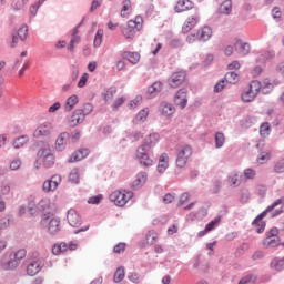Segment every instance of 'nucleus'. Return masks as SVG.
I'll list each match as a JSON object with an SVG mask.
<instances>
[{
  "label": "nucleus",
  "instance_id": "1",
  "mask_svg": "<svg viewBox=\"0 0 284 284\" xmlns=\"http://www.w3.org/2000/svg\"><path fill=\"white\" fill-rule=\"evenodd\" d=\"M275 210L273 216H278V214H283L284 212V197L276 200L272 205L267 206L264 212L256 216L253 221L252 225L255 227L257 234H263L265 232V222L263 219L267 216V212H272Z\"/></svg>",
  "mask_w": 284,
  "mask_h": 284
},
{
  "label": "nucleus",
  "instance_id": "2",
  "mask_svg": "<svg viewBox=\"0 0 284 284\" xmlns=\"http://www.w3.org/2000/svg\"><path fill=\"white\" fill-rule=\"evenodd\" d=\"M141 30H143V18L136 16L133 20H129L126 26L121 28V33L126 41H134L136 32H141Z\"/></svg>",
  "mask_w": 284,
  "mask_h": 284
},
{
  "label": "nucleus",
  "instance_id": "3",
  "mask_svg": "<svg viewBox=\"0 0 284 284\" xmlns=\"http://www.w3.org/2000/svg\"><path fill=\"white\" fill-rule=\"evenodd\" d=\"M134 193L128 190H115L110 195L109 199L118 207H125L128 202L133 199Z\"/></svg>",
  "mask_w": 284,
  "mask_h": 284
},
{
  "label": "nucleus",
  "instance_id": "4",
  "mask_svg": "<svg viewBox=\"0 0 284 284\" xmlns=\"http://www.w3.org/2000/svg\"><path fill=\"white\" fill-rule=\"evenodd\" d=\"M261 81L253 80L242 92L241 99L244 103H252L261 92Z\"/></svg>",
  "mask_w": 284,
  "mask_h": 284
},
{
  "label": "nucleus",
  "instance_id": "5",
  "mask_svg": "<svg viewBox=\"0 0 284 284\" xmlns=\"http://www.w3.org/2000/svg\"><path fill=\"white\" fill-rule=\"evenodd\" d=\"M193 153H194V150L192 149V145L185 144L180 146L176 151V160H175L176 168H180V169L185 168V165H187V161H190Z\"/></svg>",
  "mask_w": 284,
  "mask_h": 284
},
{
  "label": "nucleus",
  "instance_id": "6",
  "mask_svg": "<svg viewBox=\"0 0 284 284\" xmlns=\"http://www.w3.org/2000/svg\"><path fill=\"white\" fill-rule=\"evenodd\" d=\"M28 254V252L26 251V248H20L14 253L10 254V260L7 263L2 264V270L4 271H10V270H17L21 263V261H23V258H26V255Z\"/></svg>",
  "mask_w": 284,
  "mask_h": 284
},
{
  "label": "nucleus",
  "instance_id": "7",
  "mask_svg": "<svg viewBox=\"0 0 284 284\" xmlns=\"http://www.w3.org/2000/svg\"><path fill=\"white\" fill-rule=\"evenodd\" d=\"M41 225H48V231L50 234L61 232V220L59 217H54V215L50 213H44L42 215Z\"/></svg>",
  "mask_w": 284,
  "mask_h": 284
},
{
  "label": "nucleus",
  "instance_id": "8",
  "mask_svg": "<svg viewBox=\"0 0 284 284\" xmlns=\"http://www.w3.org/2000/svg\"><path fill=\"white\" fill-rule=\"evenodd\" d=\"M38 158L44 165V168H52L54 165V153H52V150L50 148H42L38 151Z\"/></svg>",
  "mask_w": 284,
  "mask_h": 284
},
{
  "label": "nucleus",
  "instance_id": "9",
  "mask_svg": "<svg viewBox=\"0 0 284 284\" xmlns=\"http://www.w3.org/2000/svg\"><path fill=\"white\" fill-rule=\"evenodd\" d=\"M186 77L185 71L173 72L168 79V85L170 88H181L185 83Z\"/></svg>",
  "mask_w": 284,
  "mask_h": 284
},
{
  "label": "nucleus",
  "instance_id": "10",
  "mask_svg": "<svg viewBox=\"0 0 284 284\" xmlns=\"http://www.w3.org/2000/svg\"><path fill=\"white\" fill-rule=\"evenodd\" d=\"M45 264L43 263V258L36 257L29 262L27 265V274L28 276H37L41 270H43V266Z\"/></svg>",
  "mask_w": 284,
  "mask_h": 284
},
{
  "label": "nucleus",
  "instance_id": "11",
  "mask_svg": "<svg viewBox=\"0 0 284 284\" xmlns=\"http://www.w3.org/2000/svg\"><path fill=\"white\" fill-rule=\"evenodd\" d=\"M148 152L150 151L148 149H144L143 146H139L136 150V159H139L141 165H144V168H151V165H153L154 163Z\"/></svg>",
  "mask_w": 284,
  "mask_h": 284
},
{
  "label": "nucleus",
  "instance_id": "12",
  "mask_svg": "<svg viewBox=\"0 0 284 284\" xmlns=\"http://www.w3.org/2000/svg\"><path fill=\"white\" fill-rule=\"evenodd\" d=\"M199 21H201V18L199 17L197 13L189 17L182 26V32L184 34H187L191 30H194V28L199 26Z\"/></svg>",
  "mask_w": 284,
  "mask_h": 284
},
{
  "label": "nucleus",
  "instance_id": "13",
  "mask_svg": "<svg viewBox=\"0 0 284 284\" xmlns=\"http://www.w3.org/2000/svg\"><path fill=\"white\" fill-rule=\"evenodd\" d=\"M174 103L179 105L181 110H184L187 105V89H180L174 95Z\"/></svg>",
  "mask_w": 284,
  "mask_h": 284
},
{
  "label": "nucleus",
  "instance_id": "14",
  "mask_svg": "<svg viewBox=\"0 0 284 284\" xmlns=\"http://www.w3.org/2000/svg\"><path fill=\"white\" fill-rule=\"evenodd\" d=\"M61 184V175H53L50 180L45 181L42 185L44 192H54Z\"/></svg>",
  "mask_w": 284,
  "mask_h": 284
},
{
  "label": "nucleus",
  "instance_id": "15",
  "mask_svg": "<svg viewBox=\"0 0 284 284\" xmlns=\"http://www.w3.org/2000/svg\"><path fill=\"white\" fill-rule=\"evenodd\" d=\"M83 121H85L83 111H81V109H77L68 120V125L70 128H77V125H80V123H83Z\"/></svg>",
  "mask_w": 284,
  "mask_h": 284
},
{
  "label": "nucleus",
  "instance_id": "16",
  "mask_svg": "<svg viewBox=\"0 0 284 284\" xmlns=\"http://www.w3.org/2000/svg\"><path fill=\"white\" fill-rule=\"evenodd\" d=\"M52 134V124L42 123L33 132L36 139H41V136H50Z\"/></svg>",
  "mask_w": 284,
  "mask_h": 284
},
{
  "label": "nucleus",
  "instance_id": "17",
  "mask_svg": "<svg viewBox=\"0 0 284 284\" xmlns=\"http://www.w3.org/2000/svg\"><path fill=\"white\" fill-rule=\"evenodd\" d=\"M160 140H161V135H159V133H151L145 136L143 144L140 145V148H143L144 150L150 151L152 150V148L156 145V143H159Z\"/></svg>",
  "mask_w": 284,
  "mask_h": 284
},
{
  "label": "nucleus",
  "instance_id": "18",
  "mask_svg": "<svg viewBox=\"0 0 284 284\" xmlns=\"http://www.w3.org/2000/svg\"><path fill=\"white\" fill-rule=\"evenodd\" d=\"M67 220L71 227H79V225H81V216L79 215V212H77V210L74 209L68 211Z\"/></svg>",
  "mask_w": 284,
  "mask_h": 284
},
{
  "label": "nucleus",
  "instance_id": "19",
  "mask_svg": "<svg viewBox=\"0 0 284 284\" xmlns=\"http://www.w3.org/2000/svg\"><path fill=\"white\" fill-rule=\"evenodd\" d=\"M148 183V173L140 172L136 174L135 180L131 183L132 190H141Z\"/></svg>",
  "mask_w": 284,
  "mask_h": 284
},
{
  "label": "nucleus",
  "instance_id": "20",
  "mask_svg": "<svg viewBox=\"0 0 284 284\" xmlns=\"http://www.w3.org/2000/svg\"><path fill=\"white\" fill-rule=\"evenodd\" d=\"M192 8H194V2L191 0H178L174 10L175 12L181 13L187 12V10H192Z\"/></svg>",
  "mask_w": 284,
  "mask_h": 284
},
{
  "label": "nucleus",
  "instance_id": "21",
  "mask_svg": "<svg viewBox=\"0 0 284 284\" xmlns=\"http://www.w3.org/2000/svg\"><path fill=\"white\" fill-rule=\"evenodd\" d=\"M234 48L241 57H247L250 54V45L243 42L241 39H236L234 43Z\"/></svg>",
  "mask_w": 284,
  "mask_h": 284
},
{
  "label": "nucleus",
  "instance_id": "22",
  "mask_svg": "<svg viewBox=\"0 0 284 284\" xmlns=\"http://www.w3.org/2000/svg\"><path fill=\"white\" fill-rule=\"evenodd\" d=\"M68 139H70V133L68 132H63L58 136L55 141V150H58V152H63V150H65Z\"/></svg>",
  "mask_w": 284,
  "mask_h": 284
},
{
  "label": "nucleus",
  "instance_id": "23",
  "mask_svg": "<svg viewBox=\"0 0 284 284\" xmlns=\"http://www.w3.org/2000/svg\"><path fill=\"white\" fill-rule=\"evenodd\" d=\"M199 41H210L212 39V28L204 26L197 30Z\"/></svg>",
  "mask_w": 284,
  "mask_h": 284
},
{
  "label": "nucleus",
  "instance_id": "24",
  "mask_svg": "<svg viewBox=\"0 0 284 284\" xmlns=\"http://www.w3.org/2000/svg\"><path fill=\"white\" fill-rule=\"evenodd\" d=\"M169 166H170V156H168L166 153L161 154L158 163V172H160V174H163V172H165V170H168Z\"/></svg>",
  "mask_w": 284,
  "mask_h": 284
},
{
  "label": "nucleus",
  "instance_id": "25",
  "mask_svg": "<svg viewBox=\"0 0 284 284\" xmlns=\"http://www.w3.org/2000/svg\"><path fill=\"white\" fill-rule=\"evenodd\" d=\"M122 58L126 59V61L132 63V65H136V63H139V61H141V53L124 51V52H122Z\"/></svg>",
  "mask_w": 284,
  "mask_h": 284
},
{
  "label": "nucleus",
  "instance_id": "26",
  "mask_svg": "<svg viewBox=\"0 0 284 284\" xmlns=\"http://www.w3.org/2000/svg\"><path fill=\"white\" fill-rule=\"evenodd\" d=\"M161 90H163V83L159 81L154 82L151 87H149L146 95L149 97V99H154V97H156L159 92H161Z\"/></svg>",
  "mask_w": 284,
  "mask_h": 284
},
{
  "label": "nucleus",
  "instance_id": "27",
  "mask_svg": "<svg viewBox=\"0 0 284 284\" xmlns=\"http://www.w3.org/2000/svg\"><path fill=\"white\" fill-rule=\"evenodd\" d=\"M88 154H90V151L88 149L78 150L71 155L70 163H74L77 161H83V159H85Z\"/></svg>",
  "mask_w": 284,
  "mask_h": 284
},
{
  "label": "nucleus",
  "instance_id": "28",
  "mask_svg": "<svg viewBox=\"0 0 284 284\" xmlns=\"http://www.w3.org/2000/svg\"><path fill=\"white\" fill-rule=\"evenodd\" d=\"M77 103H79V95L73 94V95L69 97L67 99V102L64 105L65 112H72V110H74V105H77Z\"/></svg>",
  "mask_w": 284,
  "mask_h": 284
},
{
  "label": "nucleus",
  "instance_id": "29",
  "mask_svg": "<svg viewBox=\"0 0 284 284\" xmlns=\"http://www.w3.org/2000/svg\"><path fill=\"white\" fill-rule=\"evenodd\" d=\"M174 112H176V109H174V105L168 102L161 103V114H163V116H172Z\"/></svg>",
  "mask_w": 284,
  "mask_h": 284
},
{
  "label": "nucleus",
  "instance_id": "30",
  "mask_svg": "<svg viewBox=\"0 0 284 284\" xmlns=\"http://www.w3.org/2000/svg\"><path fill=\"white\" fill-rule=\"evenodd\" d=\"M64 252H68V243L65 242L52 246V254H54V256H60V254H64Z\"/></svg>",
  "mask_w": 284,
  "mask_h": 284
},
{
  "label": "nucleus",
  "instance_id": "31",
  "mask_svg": "<svg viewBox=\"0 0 284 284\" xmlns=\"http://www.w3.org/2000/svg\"><path fill=\"white\" fill-rule=\"evenodd\" d=\"M281 243V240L278 239V236H266V239L263 242L264 247H278Z\"/></svg>",
  "mask_w": 284,
  "mask_h": 284
},
{
  "label": "nucleus",
  "instance_id": "32",
  "mask_svg": "<svg viewBox=\"0 0 284 284\" xmlns=\"http://www.w3.org/2000/svg\"><path fill=\"white\" fill-rule=\"evenodd\" d=\"M80 42H81V37H79V30L74 29L70 44L68 45V50L70 51L74 50V45H77Z\"/></svg>",
  "mask_w": 284,
  "mask_h": 284
},
{
  "label": "nucleus",
  "instance_id": "33",
  "mask_svg": "<svg viewBox=\"0 0 284 284\" xmlns=\"http://www.w3.org/2000/svg\"><path fill=\"white\" fill-rule=\"evenodd\" d=\"M261 90L263 94H270V92L274 90V84L272 83V81H270V79H264L263 84H261Z\"/></svg>",
  "mask_w": 284,
  "mask_h": 284
},
{
  "label": "nucleus",
  "instance_id": "34",
  "mask_svg": "<svg viewBox=\"0 0 284 284\" xmlns=\"http://www.w3.org/2000/svg\"><path fill=\"white\" fill-rule=\"evenodd\" d=\"M150 114V111L148 109L141 110L134 119L135 123H144V121H148V115Z\"/></svg>",
  "mask_w": 284,
  "mask_h": 284
},
{
  "label": "nucleus",
  "instance_id": "35",
  "mask_svg": "<svg viewBox=\"0 0 284 284\" xmlns=\"http://www.w3.org/2000/svg\"><path fill=\"white\" fill-rule=\"evenodd\" d=\"M125 278V268L123 266H120L116 268L113 281L114 283H121Z\"/></svg>",
  "mask_w": 284,
  "mask_h": 284
},
{
  "label": "nucleus",
  "instance_id": "36",
  "mask_svg": "<svg viewBox=\"0 0 284 284\" xmlns=\"http://www.w3.org/2000/svg\"><path fill=\"white\" fill-rule=\"evenodd\" d=\"M28 141H30V139L28 138V135H22L20 138H17L13 141V148H16L17 150L19 148H23V145H26V143H28Z\"/></svg>",
  "mask_w": 284,
  "mask_h": 284
},
{
  "label": "nucleus",
  "instance_id": "37",
  "mask_svg": "<svg viewBox=\"0 0 284 284\" xmlns=\"http://www.w3.org/2000/svg\"><path fill=\"white\" fill-rule=\"evenodd\" d=\"M220 12L222 14H230L232 12V0L224 1L220 7Z\"/></svg>",
  "mask_w": 284,
  "mask_h": 284
},
{
  "label": "nucleus",
  "instance_id": "38",
  "mask_svg": "<svg viewBox=\"0 0 284 284\" xmlns=\"http://www.w3.org/2000/svg\"><path fill=\"white\" fill-rule=\"evenodd\" d=\"M226 83H239V73L232 71L227 72L224 77Z\"/></svg>",
  "mask_w": 284,
  "mask_h": 284
},
{
  "label": "nucleus",
  "instance_id": "39",
  "mask_svg": "<svg viewBox=\"0 0 284 284\" xmlns=\"http://www.w3.org/2000/svg\"><path fill=\"white\" fill-rule=\"evenodd\" d=\"M101 43H103V30L99 29L93 40L94 48H101Z\"/></svg>",
  "mask_w": 284,
  "mask_h": 284
},
{
  "label": "nucleus",
  "instance_id": "40",
  "mask_svg": "<svg viewBox=\"0 0 284 284\" xmlns=\"http://www.w3.org/2000/svg\"><path fill=\"white\" fill-rule=\"evenodd\" d=\"M132 10V2H130V0H124L123 1V7L121 10V17H128L130 14L129 11Z\"/></svg>",
  "mask_w": 284,
  "mask_h": 284
},
{
  "label": "nucleus",
  "instance_id": "41",
  "mask_svg": "<svg viewBox=\"0 0 284 284\" xmlns=\"http://www.w3.org/2000/svg\"><path fill=\"white\" fill-rule=\"evenodd\" d=\"M271 267H273V270H276V272H283L284 270V260H273L271 262Z\"/></svg>",
  "mask_w": 284,
  "mask_h": 284
},
{
  "label": "nucleus",
  "instance_id": "42",
  "mask_svg": "<svg viewBox=\"0 0 284 284\" xmlns=\"http://www.w3.org/2000/svg\"><path fill=\"white\" fill-rule=\"evenodd\" d=\"M225 145V134L217 132L215 133V148H223Z\"/></svg>",
  "mask_w": 284,
  "mask_h": 284
},
{
  "label": "nucleus",
  "instance_id": "43",
  "mask_svg": "<svg viewBox=\"0 0 284 284\" xmlns=\"http://www.w3.org/2000/svg\"><path fill=\"white\" fill-rule=\"evenodd\" d=\"M69 181L71 183H74L75 185L79 184L80 175H79V169H73L69 174Z\"/></svg>",
  "mask_w": 284,
  "mask_h": 284
},
{
  "label": "nucleus",
  "instance_id": "44",
  "mask_svg": "<svg viewBox=\"0 0 284 284\" xmlns=\"http://www.w3.org/2000/svg\"><path fill=\"white\" fill-rule=\"evenodd\" d=\"M17 37H19L20 41H26L28 39V26L23 24L17 32Z\"/></svg>",
  "mask_w": 284,
  "mask_h": 284
},
{
  "label": "nucleus",
  "instance_id": "45",
  "mask_svg": "<svg viewBox=\"0 0 284 284\" xmlns=\"http://www.w3.org/2000/svg\"><path fill=\"white\" fill-rule=\"evenodd\" d=\"M270 132H272L270 123L265 122L260 126L261 136H270Z\"/></svg>",
  "mask_w": 284,
  "mask_h": 284
},
{
  "label": "nucleus",
  "instance_id": "46",
  "mask_svg": "<svg viewBox=\"0 0 284 284\" xmlns=\"http://www.w3.org/2000/svg\"><path fill=\"white\" fill-rule=\"evenodd\" d=\"M116 94V88H110L109 90H106L105 94H104V101L106 103H111L112 99H114V95Z\"/></svg>",
  "mask_w": 284,
  "mask_h": 284
},
{
  "label": "nucleus",
  "instance_id": "47",
  "mask_svg": "<svg viewBox=\"0 0 284 284\" xmlns=\"http://www.w3.org/2000/svg\"><path fill=\"white\" fill-rule=\"evenodd\" d=\"M159 240V234L149 231L146 234V243H149V245H154V243H156V241Z\"/></svg>",
  "mask_w": 284,
  "mask_h": 284
},
{
  "label": "nucleus",
  "instance_id": "48",
  "mask_svg": "<svg viewBox=\"0 0 284 284\" xmlns=\"http://www.w3.org/2000/svg\"><path fill=\"white\" fill-rule=\"evenodd\" d=\"M229 181L232 185L239 186L241 185V180L239 179V172L234 171L230 176Z\"/></svg>",
  "mask_w": 284,
  "mask_h": 284
},
{
  "label": "nucleus",
  "instance_id": "49",
  "mask_svg": "<svg viewBox=\"0 0 284 284\" xmlns=\"http://www.w3.org/2000/svg\"><path fill=\"white\" fill-rule=\"evenodd\" d=\"M219 223H221V216L215 217L205 226L206 232H212L214 227L219 226Z\"/></svg>",
  "mask_w": 284,
  "mask_h": 284
},
{
  "label": "nucleus",
  "instance_id": "50",
  "mask_svg": "<svg viewBox=\"0 0 284 284\" xmlns=\"http://www.w3.org/2000/svg\"><path fill=\"white\" fill-rule=\"evenodd\" d=\"M0 194L1 196H8V194H10V184H8V182L0 184Z\"/></svg>",
  "mask_w": 284,
  "mask_h": 284
},
{
  "label": "nucleus",
  "instance_id": "51",
  "mask_svg": "<svg viewBox=\"0 0 284 284\" xmlns=\"http://www.w3.org/2000/svg\"><path fill=\"white\" fill-rule=\"evenodd\" d=\"M255 283H256V276L254 275H246L239 282V284H255Z\"/></svg>",
  "mask_w": 284,
  "mask_h": 284
},
{
  "label": "nucleus",
  "instance_id": "52",
  "mask_svg": "<svg viewBox=\"0 0 284 284\" xmlns=\"http://www.w3.org/2000/svg\"><path fill=\"white\" fill-rule=\"evenodd\" d=\"M268 161H270V153L267 152H262L257 156V163H260L261 165H263V163H267Z\"/></svg>",
  "mask_w": 284,
  "mask_h": 284
},
{
  "label": "nucleus",
  "instance_id": "53",
  "mask_svg": "<svg viewBox=\"0 0 284 284\" xmlns=\"http://www.w3.org/2000/svg\"><path fill=\"white\" fill-rule=\"evenodd\" d=\"M80 110L84 114V119H85V116H88V114H92L94 106H92V104H90V103H87Z\"/></svg>",
  "mask_w": 284,
  "mask_h": 284
},
{
  "label": "nucleus",
  "instance_id": "54",
  "mask_svg": "<svg viewBox=\"0 0 284 284\" xmlns=\"http://www.w3.org/2000/svg\"><path fill=\"white\" fill-rule=\"evenodd\" d=\"M274 170H275V172H277V174H283V172H284V158L275 163Z\"/></svg>",
  "mask_w": 284,
  "mask_h": 284
},
{
  "label": "nucleus",
  "instance_id": "55",
  "mask_svg": "<svg viewBox=\"0 0 284 284\" xmlns=\"http://www.w3.org/2000/svg\"><path fill=\"white\" fill-rule=\"evenodd\" d=\"M88 79H90V74L84 73V74L80 78V80H79V82H78V88H85V83H88Z\"/></svg>",
  "mask_w": 284,
  "mask_h": 284
},
{
  "label": "nucleus",
  "instance_id": "56",
  "mask_svg": "<svg viewBox=\"0 0 284 284\" xmlns=\"http://www.w3.org/2000/svg\"><path fill=\"white\" fill-rule=\"evenodd\" d=\"M244 176H245V179H255L256 171L254 169H246V170H244Z\"/></svg>",
  "mask_w": 284,
  "mask_h": 284
},
{
  "label": "nucleus",
  "instance_id": "57",
  "mask_svg": "<svg viewBox=\"0 0 284 284\" xmlns=\"http://www.w3.org/2000/svg\"><path fill=\"white\" fill-rule=\"evenodd\" d=\"M124 103H125L124 97L118 98L113 103V110L120 109Z\"/></svg>",
  "mask_w": 284,
  "mask_h": 284
},
{
  "label": "nucleus",
  "instance_id": "58",
  "mask_svg": "<svg viewBox=\"0 0 284 284\" xmlns=\"http://www.w3.org/2000/svg\"><path fill=\"white\" fill-rule=\"evenodd\" d=\"M113 252L115 254H123V252H125V243H119L118 245H115Z\"/></svg>",
  "mask_w": 284,
  "mask_h": 284
},
{
  "label": "nucleus",
  "instance_id": "59",
  "mask_svg": "<svg viewBox=\"0 0 284 284\" xmlns=\"http://www.w3.org/2000/svg\"><path fill=\"white\" fill-rule=\"evenodd\" d=\"M187 201H190V193H182L178 205H185Z\"/></svg>",
  "mask_w": 284,
  "mask_h": 284
},
{
  "label": "nucleus",
  "instance_id": "60",
  "mask_svg": "<svg viewBox=\"0 0 284 284\" xmlns=\"http://www.w3.org/2000/svg\"><path fill=\"white\" fill-rule=\"evenodd\" d=\"M199 41V33H191L186 37V43H196Z\"/></svg>",
  "mask_w": 284,
  "mask_h": 284
},
{
  "label": "nucleus",
  "instance_id": "61",
  "mask_svg": "<svg viewBox=\"0 0 284 284\" xmlns=\"http://www.w3.org/2000/svg\"><path fill=\"white\" fill-rule=\"evenodd\" d=\"M71 79H72V81H77V79H79V67L78 65L72 67Z\"/></svg>",
  "mask_w": 284,
  "mask_h": 284
},
{
  "label": "nucleus",
  "instance_id": "62",
  "mask_svg": "<svg viewBox=\"0 0 284 284\" xmlns=\"http://www.w3.org/2000/svg\"><path fill=\"white\" fill-rule=\"evenodd\" d=\"M28 212L29 214H31V216H34L37 214V204L34 202L29 203Z\"/></svg>",
  "mask_w": 284,
  "mask_h": 284
},
{
  "label": "nucleus",
  "instance_id": "63",
  "mask_svg": "<svg viewBox=\"0 0 284 284\" xmlns=\"http://www.w3.org/2000/svg\"><path fill=\"white\" fill-rule=\"evenodd\" d=\"M13 10H21L26 4H23L22 0H16L12 2Z\"/></svg>",
  "mask_w": 284,
  "mask_h": 284
},
{
  "label": "nucleus",
  "instance_id": "64",
  "mask_svg": "<svg viewBox=\"0 0 284 284\" xmlns=\"http://www.w3.org/2000/svg\"><path fill=\"white\" fill-rule=\"evenodd\" d=\"M175 196L174 194L168 193L163 197V203L170 204L174 201Z\"/></svg>",
  "mask_w": 284,
  "mask_h": 284
}]
</instances>
